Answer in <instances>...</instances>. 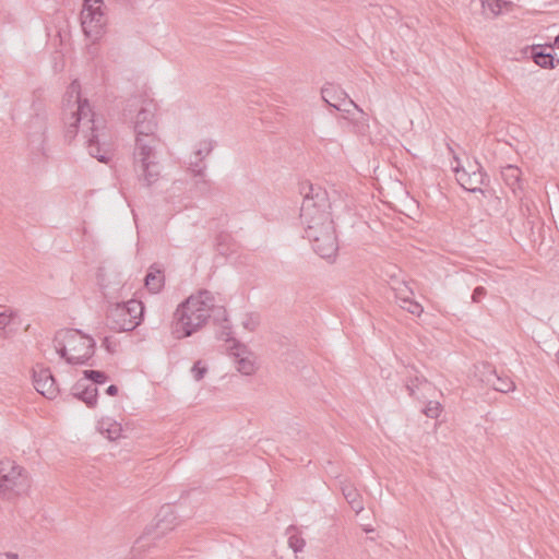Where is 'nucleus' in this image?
I'll return each instance as SVG.
<instances>
[{
	"label": "nucleus",
	"mask_w": 559,
	"mask_h": 559,
	"mask_svg": "<svg viewBox=\"0 0 559 559\" xmlns=\"http://www.w3.org/2000/svg\"><path fill=\"white\" fill-rule=\"evenodd\" d=\"M486 288L483 286H477L472 294L473 302H479L486 295Z\"/></svg>",
	"instance_id": "obj_38"
},
{
	"label": "nucleus",
	"mask_w": 559,
	"mask_h": 559,
	"mask_svg": "<svg viewBox=\"0 0 559 559\" xmlns=\"http://www.w3.org/2000/svg\"><path fill=\"white\" fill-rule=\"evenodd\" d=\"M99 431L105 435L109 440H116L122 437L121 425L117 421L102 420L99 421Z\"/></svg>",
	"instance_id": "obj_25"
},
{
	"label": "nucleus",
	"mask_w": 559,
	"mask_h": 559,
	"mask_svg": "<svg viewBox=\"0 0 559 559\" xmlns=\"http://www.w3.org/2000/svg\"><path fill=\"white\" fill-rule=\"evenodd\" d=\"M98 285L105 297H108L114 292H117L122 286V278L119 275H114L112 272L106 266H100L97 271Z\"/></svg>",
	"instance_id": "obj_19"
},
{
	"label": "nucleus",
	"mask_w": 559,
	"mask_h": 559,
	"mask_svg": "<svg viewBox=\"0 0 559 559\" xmlns=\"http://www.w3.org/2000/svg\"><path fill=\"white\" fill-rule=\"evenodd\" d=\"M479 373L480 381L498 392L508 393L515 389L514 382L508 376L499 374L489 364H483Z\"/></svg>",
	"instance_id": "obj_14"
},
{
	"label": "nucleus",
	"mask_w": 559,
	"mask_h": 559,
	"mask_svg": "<svg viewBox=\"0 0 559 559\" xmlns=\"http://www.w3.org/2000/svg\"><path fill=\"white\" fill-rule=\"evenodd\" d=\"M218 338L224 340L226 342L233 341L234 344L235 342H237L235 338L231 337V328L228 324H224L222 326V331L218 335Z\"/></svg>",
	"instance_id": "obj_37"
},
{
	"label": "nucleus",
	"mask_w": 559,
	"mask_h": 559,
	"mask_svg": "<svg viewBox=\"0 0 559 559\" xmlns=\"http://www.w3.org/2000/svg\"><path fill=\"white\" fill-rule=\"evenodd\" d=\"M83 381H91L93 384H104L108 381V374L103 370L85 369L83 370Z\"/></svg>",
	"instance_id": "obj_28"
},
{
	"label": "nucleus",
	"mask_w": 559,
	"mask_h": 559,
	"mask_svg": "<svg viewBox=\"0 0 559 559\" xmlns=\"http://www.w3.org/2000/svg\"><path fill=\"white\" fill-rule=\"evenodd\" d=\"M102 346L110 354L116 349V343L111 341V337L105 336L102 342Z\"/></svg>",
	"instance_id": "obj_40"
},
{
	"label": "nucleus",
	"mask_w": 559,
	"mask_h": 559,
	"mask_svg": "<svg viewBox=\"0 0 559 559\" xmlns=\"http://www.w3.org/2000/svg\"><path fill=\"white\" fill-rule=\"evenodd\" d=\"M371 531H372V528H370V527L366 528V532H371Z\"/></svg>",
	"instance_id": "obj_50"
},
{
	"label": "nucleus",
	"mask_w": 559,
	"mask_h": 559,
	"mask_svg": "<svg viewBox=\"0 0 559 559\" xmlns=\"http://www.w3.org/2000/svg\"><path fill=\"white\" fill-rule=\"evenodd\" d=\"M292 531H296V528H295V527H293V526H289V528H288V533H290Z\"/></svg>",
	"instance_id": "obj_49"
},
{
	"label": "nucleus",
	"mask_w": 559,
	"mask_h": 559,
	"mask_svg": "<svg viewBox=\"0 0 559 559\" xmlns=\"http://www.w3.org/2000/svg\"><path fill=\"white\" fill-rule=\"evenodd\" d=\"M32 108L34 114L27 122L28 145L33 154L45 156L48 115L44 104L39 99L33 100Z\"/></svg>",
	"instance_id": "obj_7"
},
{
	"label": "nucleus",
	"mask_w": 559,
	"mask_h": 559,
	"mask_svg": "<svg viewBox=\"0 0 559 559\" xmlns=\"http://www.w3.org/2000/svg\"><path fill=\"white\" fill-rule=\"evenodd\" d=\"M141 316H142V322L144 321V316H145V306L144 304L142 302V312H141Z\"/></svg>",
	"instance_id": "obj_47"
},
{
	"label": "nucleus",
	"mask_w": 559,
	"mask_h": 559,
	"mask_svg": "<svg viewBox=\"0 0 559 559\" xmlns=\"http://www.w3.org/2000/svg\"><path fill=\"white\" fill-rule=\"evenodd\" d=\"M532 60L540 68L554 69L559 63L552 52H547L545 46L533 45L531 48Z\"/></svg>",
	"instance_id": "obj_22"
},
{
	"label": "nucleus",
	"mask_w": 559,
	"mask_h": 559,
	"mask_svg": "<svg viewBox=\"0 0 559 559\" xmlns=\"http://www.w3.org/2000/svg\"><path fill=\"white\" fill-rule=\"evenodd\" d=\"M230 355H233L236 358L237 370L240 373L245 376H250L254 373V361L251 358L252 355L251 353L248 352L246 345L239 342H235V345L230 347Z\"/></svg>",
	"instance_id": "obj_18"
},
{
	"label": "nucleus",
	"mask_w": 559,
	"mask_h": 559,
	"mask_svg": "<svg viewBox=\"0 0 559 559\" xmlns=\"http://www.w3.org/2000/svg\"><path fill=\"white\" fill-rule=\"evenodd\" d=\"M429 384L427 379L424 376L415 374L414 377L409 376L406 381V389L411 396L415 395L417 389L421 385Z\"/></svg>",
	"instance_id": "obj_29"
},
{
	"label": "nucleus",
	"mask_w": 559,
	"mask_h": 559,
	"mask_svg": "<svg viewBox=\"0 0 559 559\" xmlns=\"http://www.w3.org/2000/svg\"><path fill=\"white\" fill-rule=\"evenodd\" d=\"M215 142L209 139L201 140L195 145L193 156L204 162L205 157L209 156L214 150Z\"/></svg>",
	"instance_id": "obj_27"
},
{
	"label": "nucleus",
	"mask_w": 559,
	"mask_h": 559,
	"mask_svg": "<svg viewBox=\"0 0 559 559\" xmlns=\"http://www.w3.org/2000/svg\"><path fill=\"white\" fill-rule=\"evenodd\" d=\"M165 181L167 179L163 175V166L156 147L142 143V185L157 190Z\"/></svg>",
	"instance_id": "obj_8"
},
{
	"label": "nucleus",
	"mask_w": 559,
	"mask_h": 559,
	"mask_svg": "<svg viewBox=\"0 0 559 559\" xmlns=\"http://www.w3.org/2000/svg\"><path fill=\"white\" fill-rule=\"evenodd\" d=\"M211 317L215 322H228L226 309L215 305V297L210 290L202 289L177 306L171 333L178 340L189 337L200 331Z\"/></svg>",
	"instance_id": "obj_2"
},
{
	"label": "nucleus",
	"mask_w": 559,
	"mask_h": 559,
	"mask_svg": "<svg viewBox=\"0 0 559 559\" xmlns=\"http://www.w3.org/2000/svg\"><path fill=\"white\" fill-rule=\"evenodd\" d=\"M132 214H133V218H134V223H135V228H136V235H138L136 247H138V251H139L140 250L139 249V246H140V224H139L138 214H136L134 209H132Z\"/></svg>",
	"instance_id": "obj_41"
},
{
	"label": "nucleus",
	"mask_w": 559,
	"mask_h": 559,
	"mask_svg": "<svg viewBox=\"0 0 559 559\" xmlns=\"http://www.w3.org/2000/svg\"><path fill=\"white\" fill-rule=\"evenodd\" d=\"M442 406L439 402L430 401L423 409L424 414L429 418H438L441 413Z\"/></svg>",
	"instance_id": "obj_32"
},
{
	"label": "nucleus",
	"mask_w": 559,
	"mask_h": 559,
	"mask_svg": "<svg viewBox=\"0 0 559 559\" xmlns=\"http://www.w3.org/2000/svg\"><path fill=\"white\" fill-rule=\"evenodd\" d=\"M134 298L127 302H116L107 310V325L116 332L133 331L140 325V301Z\"/></svg>",
	"instance_id": "obj_6"
},
{
	"label": "nucleus",
	"mask_w": 559,
	"mask_h": 559,
	"mask_svg": "<svg viewBox=\"0 0 559 559\" xmlns=\"http://www.w3.org/2000/svg\"><path fill=\"white\" fill-rule=\"evenodd\" d=\"M212 182L203 176V178H198L195 181V188L203 194H207L211 191Z\"/></svg>",
	"instance_id": "obj_36"
},
{
	"label": "nucleus",
	"mask_w": 559,
	"mask_h": 559,
	"mask_svg": "<svg viewBox=\"0 0 559 559\" xmlns=\"http://www.w3.org/2000/svg\"><path fill=\"white\" fill-rule=\"evenodd\" d=\"M501 177L504 183L511 189L514 197L523 191L522 171L514 165H507L501 169Z\"/></svg>",
	"instance_id": "obj_21"
},
{
	"label": "nucleus",
	"mask_w": 559,
	"mask_h": 559,
	"mask_svg": "<svg viewBox=\"0 0 559 559\" xmlns=\"http://www.w3.org/2000/svg\"><path fill=\"white\" fill-rule=\"evenodd\" d=\"M159 106L148 93L147 88L142 87V135H155L158 127Z\"/></svg>",
	"instance_id": "obj_12"
},
{
	"label": "nucleus",
	"mask_w": 559,
	"mask_h": 559,
	"mask_svg": "<svg viewBox=\"0 0 559 559\" xmlns=\"http://www.w3.org/2000/svg\"><path fill=\"white\" fill-rule=\"evenodd\" d=\"M64 139L71 143L80 127L86 139L88 154L98 162L107 164L111 159L112 143L107 121L92 110L88 99L82 98L81 85L74 80L69 85L63 99Z\"/></svg>",
	"instance_id": "obj_1"
},
{
	"label": "nucleus",
	"mask_w": 559,
	"mask_h": 559,
	"mask_svg": "<svg viewBox=\"0 0 559 559\" xmlns=\"http://www.w3.org/2000/svg\"><path fill=\"white\" fill-rule=\"evenodd\" d=\"M68 396L83 402L88 408H95L98 402V390L80 379L72 385Z\"/></svg>",
	"instance_id": "obj_17"
},
{
	"label": "nucleus",
	"mask_w": 559,
	"mask_h": 559,
	"mask_svg": "<svg viewBox=\"0 0 559 559\" xmlns=\"http://www.w3.org/2000/svg\"><path fill=\"white\" fill-rule=\"evenodd\" d=\"M176 516L170 506L163 507L157 514L156 530L158 535L165 534L175 526Z\"/></svg>",
	"instance_id": "obj_23"
},
{
	"label": "nucleus",
	"mask_w": 559,
	"mask_h": 559,
	"mask_svg": "<svg viewBox=\"0 0 559 559\" xmlns=\"http://www.w3.org/2000/svg\"><path fill=\"white\" fill-rule=\"evenodd\" d=\"M305 237L312 243L313 251L323 259H332L336 255L338 246L334 229V223L309 229Z\"/></svg>",
	"instance_id": "obj_9"
},
{
	"label": "nucleus",
	"mask_w": 559,
	"mask_h": 559,
	"mask_svg": "<svg viewBox=\"0 0 559 559\" xmlns=\"http://www.w3.org/2000/svg\"><path fill=\"white\" fill-rule=\"evenodd\" d=\"M502 0H485L483 1V7L488 8L495 15L499 14L502 9Z\"/></svg>",
	"instance_id": "obj_35"
},
{
	"label": "nucleus",
	"mask_w": 559,
	"mask_h": 559,
	"mask_svg": "<svg viewBox=\"0 0 559 559\" xmlns=\"http://www.w3.org/2000/svg\"><path fill=\"white\" fill-rule=\"evenodd\" d=\"M341 489L345 500L354 512L359 513L364 510L361 497L353 485L343 484Z\"/></svg>",
	"instance_id": "obj_24"
},
{
	"label": "nucleus",
	"mask_w": 559,
	"mask_h": 559,
	"mask_svg": "<svg viewBox=\"0 0 559 559\" xmlns=\"http://www.w3.org/2000/svg\"><path fill=\"white\" fill-rule=\"evenodd\" d=\"M348 104L350 106H354L356 109H359L358 106L352 99H348Z\"/></svg>",
	"instance_id": "obj_48"
},
{
	"label": "nucleus",
	"mask_w": 559,
	"mask_h": 559,
	"mask_svg": "<svg viewBox=\"0 0 559 559\" xmlns=\"http://www.w3.org/2000/svg\"><path fill=\"white\" fill-rule=\"evenodd\" d=\"M206 371H207V368L204 366H201V361L194 362V365L191 368L192 377L197 381L202 380L204 378Z\"/></svg>",
	"instance_id": "obj_34"
},
{
	"label": "nucleus",
	"mask_w": 559,
	"mask_h": 559,
	"mask_svg": "<svg viewBox=\"0 0 559 559\" xmlns=\"http://www.w3.org/2000/svg\"><path fill=\"white\" fill-rule=\"evenodd\" d=\"M299 192L302 195L300 221L305 233L333 223L331 201L324 188L302 181L299 183Z\"/></svg>",
	"instance_id": "obj_3"
},
{
	"label": "nucleus",
	"mask_w": 559,
	"mask_h": 559,
	"mask_svg": "<svg viewBox=\"0 0 559 559\" xmlns=\"http://www.w3.org/2000/svg\"><path fill=\"white\" fill-rule=\"evenodd\" d=\"M103 0H84L83 8H94L98 5H103Z\"/></svg>",
	"instance_id": "obj_42"
},
{
	"label": "nucleus",
	"mask_w": 559,
	"mask_h": 559,
	"mask_svg": "<svg viewBox=\"0 0 559 559\" xmlns=\"http://www.w3.org/2000/svg\"><path fill=\"white\" fill-rule=\"evenodd\" d=\"M29 487L28 476L25 468L14 461L5 460L0 462V497L7 500H14L26 492Z\"/></svg>",
	"instance_id": "obj_5"
},
{
	"label": "nucleus",
	"mask_w": 559,
	"mask_h": 559,
	"mask_svg": "<svg viewBox=\"0 0 559 559\" xmlns=\"http://www.w3.org/2000/svg\"><path fill=\"white\" fill-rule=\"evenodd\" d=\"M404 310H406L407 312L412 313V314H415V316H420V313L423 312V307L420 304H418L417 301H414L409 298H404L402 299V306H401Z\"/></svg>",
	"instance_id": "obj_31"
},
{
	"label": "nucleus",
	"mask_w": 559,
	"mask_h": 559,
	"mask_svg": "<svg viewBox=\"0 0 559 559\" xmlns=\"http://www.w3.org/2000/svg\"><path fill=\"white\" fill-rule=\"evenodd\" d=\"M205 163L198 158H195V160H190L188 166V171L192 174L194 178H203V176H205Z\"/></svg>",
	"instance_id": "obj_30"
},
{
	"label": "nucleus",
	"mask_w": 559,
	"mask_h": 559,
	"mask_svg": "<svg viewBox=\"0 0 559 559\" xmlns=\"http://www.w3.org/2000/svg\"><path fill=\"white\" fill-rule=\"evenodd\" d=\"M81 23L84 35L93 43L102 38L107 23L103 5L82 8Z\"/></svg>",
	"instance_id": "obj_10"
},
{
	"label": "nucleus",
	"mask_w": 559,
	"mask_h": 559,
	"mask_svg": "<svg viewBox=\"0 0 559 559\" xmlns=\"http://www.w3.org/2000/svg\"><path fill=\"white\" fill-rule=\"evenodd\" d=\"M288 545L294 550V552H299L302 551L306 542L299 534L295 532L289 535Z\"/></svg>",
	"instance_id": "obj_33"
},
{
	"label": "nucleus",
	"mask_w": 559,
	"mask_h": 559,
	"mask_svg": "<svg viewBox=\"0 0 559 559\" xmlns=\"http://www.w3.org/2000/svg\"><path fill=\"white\" fill-rule=\"evenodd\" d=\"M56 353L59 355L61 359H63L68 364V359H70L71 354L69 353L68 344H66L64 336L60 335V330L56 332L52 340Z\"/></svg>",
	"instance_id": "obj_26"
},
{
	"label": "nucleus",
	"mask_w": 559,
	"mask_h": 559,
	"mask_svg": "<svg viewBox=\"0 0 559 559\" xmlns=\"http://www.w3.org/2000/svg\"><path fill=\"white\" fill-rule=\"evenodd\" d=\"M322 99L331 107L348 112L349 109L342 108V104L348 98L347 94L333 84H326L321 90Z\"/></svg>",
	"instance_id": "obj_20"
},
{
	"label": "nucleus",
	"mask_w": 559,
	"mask_h": 559,
	"mask_svg": "<svg viewBox=\"0 0 559 559\" xmlns=\"http://www.w3.org/2000/svg\"><path fill=\"white\" fill-rule=\"evenodd\" d=\"M140 97L132 96L122 107V121L133 128L135 151L140 147Z\"/></svg>",
	"instance_id": "obj_15"
},
{
	"label": "nucleus",
	"mask_w": 559,
	"mask_h": 559,
	"mask_svg": "<svg viewBox=\"0 0 559 559\" xmlns=\"http://www.w3.org/2000/svg\"><path fill=\"white\" fill-rule=\"evenodd\" d=\"M143 285L150 294L157 295L159 294L164 287H165V270L163 265L158 263L152 264L143 278Z\"/></svg>",
	"instance_id": "obj_16"
},
{
	"label": "nucleus",
	"mask_w": 559,
	"mask_h": 559,
	"mask_svg": "<svg viewBox=\"0 0 559 559\" xmlns=\"http://www.w3.org/2000/svg\"><path fill=\"white\" fill-rule=\"evenodd\" d=\"M550 49L559 48V34L555 37L552 45L549 46Z\"/></svg>",
	"instance_id": "obj_44"
},
{
	"label": "nucleus",
	"mask_w": 559,
	"mask_h": 559,
	"mask_svg": "<svg viewBox=\"0 0 559 559\" xmlns=\"http://www.w3.org/2000/svg\"><path fill=\"white\" fill-rule=\"evenodd\" d=\"M33 383L38 393L47 399H53L59 393L56 379L48 367L37 364L33 368Z\"/></svg>",
	"instance_id": "obj_13"
},
{
	"label": "nucleus",
	"mask_w": 559,
	"mask_h": 559,
	"mask_svg": "<svg viewBox=\"0 0 559 559\" xmlns=\"http://www.w3.org/2000/svg\"><path fill=\"white\" fill-rule=\"evenodd\" d=\"M119 392V388L116 385V384H110L107 389H106V394H108L109 396H116Z\"/></svg>",
	"instance_id": "obj_43"
},
{
	"label": "nucleus",
	"mask_w": 559,
	"mask_h": 559,
	"mask_svg": "<svg viewBox=\"0 0 559 559\" xmlns=\"http://www.w3.org/2000/svg\"><path fill=\"white\" fill-rule=\"evenodd\" d=\"M60 335L64 336L66 344H68L69 353L71 354L68 359V365L71 366H95L93 359L96 350V342L90 335L80 329H62Z\"/></svg>",
	"instance_id": "obj_4"
},
{
	"label": "nucleus",
	"mask_w": 559,
	"mask_h": 559,
	"mask_svg": "<svg viewBox=\"0 0 559 559\" xmlns=\"http://www.w3.org/2000/svg\"><path fill=\"white\" fill-rule=\"evenodd\" d=\"M12 320V313H7V311L0 312V331L4 330Z\"/></svg>",
	"instance_id": "obj_39"
},
{
	"label": "nucleus",
	"mask_w": 559,
	"mask_h": 559,
	"mask_svg": "<svg viewBox=\"0 0 559 559\" xmlns=\"http://www.w3.org/2000/svg\"><path fill=\"white\" fill-rule=\"evenodd\" d=\"M243 325L246 329H250V330H253V328H254V323H250V322H245Z\"/></svg>",
	"instance_id": "obj_46"
},
{
	"label": "nucleus",
	"mask_w": 559,
	"mask_h": 559,
	"mask_svg": "<svg viewBox=\"0 0 559 559\" xmlns=\"http://www.w3.org/2000/svg\"><path fill=\"white\" fill-rule=\"evenodd\" d=\"M471 171H467L465 168L460 167L459 165L453 168L456 175V181L459 185L469 192H480L481 194L485 191L481 189V186L488 181V176L484 173L483 167L475 162L474 166H471Z\"/></svg>",
	"instance_id": "obj_11"
},
{
	"label": "nucleus",
	"mask_w": 559,
	"mask_h": 559,
	"mask_svg": "<svg viewBox=\"0 0 559 559\" xmlns=\"http://www.w3.org/2000/svg\"><path fill=\"white\" fill-rule=\"evenodd\" d=\"M5 556L8 559H19V555L15 552H7Z\"/></svg>",
	"instance_id": "obj_45"
}]
</instances>
